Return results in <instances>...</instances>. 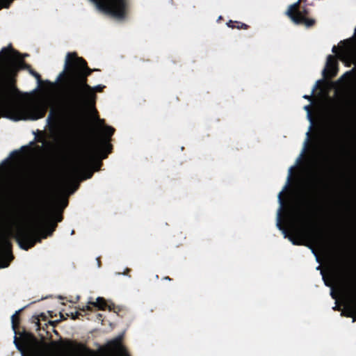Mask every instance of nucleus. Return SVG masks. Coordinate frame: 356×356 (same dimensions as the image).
<instances>
[{
    "mask_svg": "<svg viewBox=\"0 0 356 356\" xmlns=\"http://www.w3.org/2000/svg\"><path fill=\"white\" fill-rule=\"evenodd\" d=\"M86 90H0V118L14 121L38 120L44 118L51 108L47 121L54 125L58 113L54 109L58 101L55 92H65L61 101L62 108L68 114L76 115L83 108L85 100L79 92ZM98 92L103 90H88Z\"/></svg>",
    "mask_w": 356,
    "mask_h": 356,
    "instance_id": "obj_1",
    "label": "nucleus"
},
{
    "mask_svg": "<svg viewBox=\"0 0 356 356\" xmlns=\"http://www.w3.org/2000/svg\"><path fill=\"white\" fill-rule=\"evenodd\" d=\"M25 64L21 54L11 46L0 51V89H17L15 81L17 73ZM37 82L35 89H104L105 86H90L87 77L93 70L88 67L86 61L76 52H68L64 60L63 68L54 81L42 80L40 75L26 66Z\"/></svg>",
    "mask_w": 356,
    "mask_h": 356,
    "instance_id": "obj_2",
    "label": "nucleus"
},
{
    "mask_svg": "<svg viewBox=\"0 0 356 356\" xmlns=\"http://www.w3.org/2000/svg\"><path fill=\"white\" fill-rule=\"evenodd\" d=\"M341 43L339 47L333 46L332 51L336 55L327 56L322 71L323 78L316 82L312 89H356V68L346 72L337 82L330 80L337 74L338 58L347 66L352 64L356 66V40L350 39Z\"/></svg>",
    "mask_w": 356,
    "mask_h": 356,
    "instance_id": "obj_3",
    "label": "nucleus"
},
{
    "mask_svg": "<svg viewBox=\"0 0 356 356\" xmlns=\"http://www.w3.org/2000/svg\"><path fill=\"white\" fill-rule=\"evenodd\" d=\"M115 129L104 126L102 138L92 136L81 149L71 165L70 172L73 177L83 176V179L92 177L94 171H98L102 165L97 159L107 158L113 149L110 143Z\"/></svg>",
    "mask_w": 356,
    "mask_h": 356,
    "instance_id": "obj_4",
    "label": "nucleus"
},
{
    "mask_svg": "<svg viewBox=\"0 0 356 356\" xmlns=\"http://www.w3.org/2000/svg\"><path fill=\"white\" fill-rule=\"evenodd\" d=\"M292 222L291 224V234L284 227L280 213L278 214L277 226L279 229L282 230L285 237H288L290 241L296 245H306L307 242H311L315 245H323L325 242V237L321 230H309L303 229L300 226V216L296 210L291 211Z\"/></svg>",
    "mask_w": 356,
    "mask_h": 356,
    "instance_id": "obj_5",
    "label": "nucleus"
},
{
    "mask_svg": "<svg viewBox=\"0 0 356 356\" xmlns=\"http://www.w3.org/2000/svg\"><path fill=\"white\" fill-rule=\"evenodd\" d=\"M63 219L61 213H56V204L54 201H48L44 206L42 215L36 222V226H43L42 238L51 236L57 227L58 222Z\"/></svg>",
    "mask_w": 356,
    "mask_h": 356,
    "instance_id": "obj_6",
    "label": "nucleus"
},
{
    "mask_svg": "<svg viewBox=\"0 0 356 356\" xmlns=\"http://www.w3.org/2000/svg\"><path fill=\"white\" fill-rule=\"evenodd\" d=\"M99 10L110 14L117 19H123L127 13V0H90Z\"/></svg>",
    "mask_w": 356,
    "mask_h": 356,
    "instance_id": "obj_7",
    "label": "nucleus"
},
{
    "mask_svg": "<svg viewBox=\"0 0 356 356\" xmlns=\"http://www.w3.org/2000/svg\"><path fill=\"white\" fill-rule=\"evenodd\" d=\"M327 186L325 174H316L311 184V193L305 198V203L307 208L313 209L317 206V203L327 188Z\"/></svg>",
    "mask_w": 356,
    "mask_h": 356,
    "instance_id": "obj_8",
    "label": "nucleus"
},
{
    "mask_svg": "<svg viewBox=\"0 0 356 356\" xmlns=\"http://www.w3.org/2000/svg\"><path fill=\"white\" fill-rule=\"evenodd\" d=\"M302 1L299 0L297 3L291 5L286 13L295 24H304L307 27L312 26L315 20L308 18L307 10L300 5Z\"/></svg>",
    "mask_w": 356,
    "mask_h": 356,
    "instance_id": "obj_9",
    "label": "nucleus"
},
{
    "mask_svg": "<svg viewBox=\"0 0 356 356\" xmlns=\"http://www.w3.org/2000/svg\"><path fill=\"white\" fill-rule=\"evenodd\" d=\"M16 241L22 249L28 250L33 248L37 243H40L42 239L36 235V233L33 230L23 229L18 232L16 236Z\"/></svg>",
    "mask_w": 356,
    "mask_h": 356,
    "instance_id": "obj_10",
    "label": "nucleus"
},
{
    "mask_svg": "<svg viewBox=\"0 0 356 356\" xmlns=\"http://www.w3.org/2000/svg\"><path fill=\"white\" fill-rule=\"evenodd\" d=\"M12 247L11 242L6 236L0 238V268L8 267L14 259Z\"/></svg>",
    "mask_w": 356,
    "mask_h": 356,
    "instance_id": "obj_11",
    "label": "nucleus"
},
{
    "mask_svg": "<svg viewBox=\"0 0 356 356\" xmlns=\"http://www.w3.org/2000/svg\"><path fill=\"white\" fill-rule=\"evenodd\" d=\"M60 342L63 343V347L65 349L70 350L78 355L95 356V351L87 347L84 343L71 339L61 340Z\"/></svg>",
    "mask_w": 356,
    "mask_h": 356,
    "instance_id": "obj_12",
    "label": "nucleus"
},
{
    "mask_svg": "<svg viewBox=\"0 0 356 356\" xmlns=\"http://www.w3.org/2000/svg\"><path fill=\"white\" fill-rule=\"evenodd\" d=\"M21 339L22 343L19 341L16 337H15L14 342L22 356H26V351L30 348L31 343L36 341V338L33 333L24 330L21 334Z\"/></svg>",
    "mask_w": 356,
    "mask_h": 356,
    "instance_id": "obj_13",
    "label": "nucleus"
},
{
    "mask_svg": "<svg viewBox=\"0 0 356 356\" xmlns=\"http://www.w3.org/2000/svg\"><path fill=\"white\" fill-rule=\"evenodd\" d=\"M90 305L97 307L98 309L100 310H105L107 307L108 308L109 311L115 309V305L113 304L108 305L104 298L98 297L97 298L96 302L90 301L88 302V305L83 306L81 309H80V310L82 312L90 311L92 310V307Z\"/></svg>",
    "mask_w": 356,
    "mask_h": 356,
    "instance_id": "obj_14",
    "label": "nucleus"
},
{
    "mask_svg": "<svg viewBox=\"0 0 356 356\" xmlns=\"http://www.w3.org/2000/svg\"><path fill=\"white\" fill-rule=\"evenodd\" d=\"M110 349L124 356H129L124 347L122 345V338L118 337L108 343Z\"/></svg>",
    "mask_w": 356,
    "mask_h": 356,
    "instance_id": "obj_15",
    "label": "nucleus"
},
{
    "mask_svg": "<svg viewBox=\"0 0 356 356\" xmlns=\"http://www.w3.org/2000/svg\"><path fill=\"white\" fill-rule=\"evenodd\" d=\"M22 310H23V308L17 311L11 317L12 327L15 331H16V330L19 328V323H20L19 315Z\"/></svg>",
    "mask_w": 356,
    "mask_h": 356,
    "instance_id": "obj_16",
    "label": "nucleus"
},
{
    "mask_svg": "<svg viewBox=\"0 0 356 356\" xmlns=\"http://www.w3.org/2000/svg\"><path fill=\"white\" fill-rule=\"evenodd\" d=\"M332 90H312V94L310 95H304L303 97L310 101L311 103H313L314 99V96L316 94L318 93L321 95H327Z\"/></svg>",
    "mask_w": 356,
    "mask_h": 356,
    "instance_id": "obj_17",
    "label": "nucleus"
},
{
    "mask_svg": "<svg viewBox=\"0 0 356 356\" xmlns=\"http://www.w3.org/2000/svg\"><path fill=\"white\" fill-rule=\"evenodd\" d=\"M304 109L307 111V119L309 120V121L311 123V125L309 127V129H311L312 127H313L314 124V115L312 113V110L311 104H308V105L305 106H304Z\"/></svg>",
    "mask_w": 356,
    "mask_h": 356,
    "instance_id": "obj_18",
    "label": "nucleus"
},
{
    "mask_svg": "<svg viewBox=\"0 0 356 356\" xmlns=\"http://www.w3.org/2000/svg\"><path fill=\"white\" fill-rule=\"evenodd\" d=\"M338 139L339 137L338 135L336 134V133H334V134H332V137L329 138V147L332 150H333L335 148L336 145L338 144Z\"/></svg>",
    "mask_w": 356,
    "mask_h": 356,
    "instance_id": "obj_19",
    "label": "nucleus"
},
{
    "mask_svg": "<svg viewBox=\"0 0 356 356\" xmlns=\"http://www.w3.org/2000/svg\"><path fill=\"white\" fill-rule=\"evenodd\" d=\"M14 0H0V10L8 8Z\"/></svg>",
    "mask_w": 356,
    "mask_h": 356,
    "instance_id": "obj_20",
    "label": "nucleus"
},
{
    "mask_svg": "<svg viewBox=\"0 0 356 356\" xmlns=\"http://www.w3.org/2000/svg\"><path fill=\"white\" fill-rule=\"evenodd\" d=\"M356 312V302L353 304V305H352L348 311V314H346V316L348 317H351L353 316V314L354 312Z\"/></svg>",
    "mask_w": 356,
    "mask_h": 356,
    "instance_id": "obj_21",
    "label": "nucleus"
},
{
    "mask_svg": "<svg viewBox=\"0 0 356 356\" xmlns=\"http://www.w3.org/2000/svg\"><path fill=\"white\" fill-rule=\"evenodd\" d=\"M32 322L36 325V326L38 327V329H40V319H39L38 316H33Z\"/></svg>",
    "mask_w": 356,
    "mask_h": 356,
    "instance_id": "obj_22",
    "label": "nucleus"
},
{
    "mask_svg": "<svg viewBox=\"0 0 356 356\" xmlns=\"http://www.w3.org/2000/svg\"><path fill=\"white\" fill-rule=\"evenodd\" d=\"M282 195H283V191H281V192L279 193L278 198H279L280 202V204H281L282 205L283 204V202H284Z\"/></svg>",
    "mask_w": 356,
    "mask_h": 356,
    "instance_id": "obj_23",
    "label": "nucleus"
},
{
    "mask_svg": "<svg viewBox=\"0 0 356 356\" xmlns=\"http://www.w3.org/2000/svg\"><path fill=\"white\" fill-rule=\"evenodd\" d=\"M81 315H82L81 312H76L75 313V314H74H74H72V319H76V318H79V316H81Z\"/></svg>",
    "mask_w": 356,
    "mask_h": 356,
    "instance_id": "obj_24",
    "label": "nucleus"
},
{
    "mask_svg": "<svg viewBox=\"0 0 356 356\" xmlns=\"http://www.w3.org/2000/svg\"><path fill=\"white\" fill-rule=\"evenodd\" d=\"M19 155V151H17V150H15V151H13V152L11 153V154H10V156H18Z\"/></svg>",
    "mask_w": 356,
    "mask_h": 356,
    "instance_id": "obj_25",
    "label": "nucleus"
},
{
    "mask_svg": "<svg viewBox=\"0 0 356 356\" xmlns=\"http://www.w3.org/2000/svg\"><path fill=\"white\" fill-rule=\"evenodd\" d=\"M131 271V269L129 268H126L125 271L123 273L124 275H127L128 273Z\"/></svg>",
    "mask_w": 356,
    "mask_h": 356,
    "instance_id": "obj_26",
    "label": "nucleus"
},
{
    "mask_svg": "<svg viewBox=\"0 0 356 356\" xmlns=\"http://www.w3.org/2000/svg\"><path fill=\"white\" fill-rule=\"evenodd\" d=\"M234 22L232 21H230L227 24L229 27H232V28H234V25H233Z\"/></svg>",
    "mask_w": 356,
    "mask_h": 356,
    "instance_id": "obj_27",
    "label": "nucleus"
},
{
    "mask_svg": "<svg viewBox=\"0 0 356 356\" xmlns=\"http://www.w3.org/2000/svg\"><path fill=\"white\" fill-rule=\"evenodd\" d=\"M353 322L356 321V312L353 313Z\"/></svg>",
    "mask_w": 356,
    "mask_h": 356,
    "instance_id": "obj_28",
    "label": "nucleus"
},
{
    "mask_svg": "<svg viewBox=\"0 0 356 356\" xmlns=\"http://www.w3.org/2000/svg\"><path fill=\"white\" fill-rule=\"evenodd\" d=\"M97 119H98L99 122L101 124H104V120H103V119H102H102H99L98 116H97Z\"/></svg>",
    "mask_w": 356,
    "mask_h": 356,
    "instance_id": "obj_29",
    "label": "nucleus"
},
{
    "mask_svg": "<svg viewBox=\"0 0 356 356\" xmlns=\"http://www.w3.org/2000/svg\"><path fill=\"white\" fill-rule=\"evenodd\" d=\"M37 141L39 142V143H43L44 142L42 138H38L37 139Z\"/></svg>",
    "mask_w": 356,
    "mask_h": 356,
    "instance_id": "obj_30",
    "label": "nucleus"
},
{
    "mask_svg": "<svg viewBox=\"0 0 356 356\" xmlns=\"http://www.w3.org/2000/svg\"><path fill=\"white\" fill-rule=\"evenodd\" d=\"M164 280H172V279L170 277H169L168 276H166L163 278Z\"/></svg>",
    "mask_w": 356,
    "mask_h": 356,
    "instance_id": "obj_31",
    "label": "nucleus"
},
{
    "mask_svg": "<svg viewBox=\"0 0 356 356\" xmlns=\"http://www.w3.org/2000/svg\"><path fill=\"white\" fill-rule=\"evenodd\" d=\"M67 204H68L67 200H65V202H64V207H67Z\"/></svg>",
    "mask_w": 356,
    "mask_h": 356,
    "instance_id": "obj_32",
    "label": "nucleus"
},
{
    "mask_svg": "<svg viewBox=\"0 0 356 356\" xmlns=\"http://www.w3.org/2000/svg\"><path fill=\"white\" fill-rule=\"evenodd\" d=\"M241 27H244L245 29H246L247 26L245 24H241Z\"/></svg>",
    "mask_w": 356,
    "mask_h": 356,
    "instance_id": "obj_33",
    "label": "nucleus"
},
{
    "mask_svg": "<svg viewBox=\"0 0 356 356\" xmlns=\"http://www.w3.org/2000/svg\"><path fill=\"white\" fill-rule=\"evenodd\" d=\"M40 316H41L42 318H45V316L44 315V314H41V315H40Z\"/></svg>",
    "mask_w": 356,
    "mask_h": 356,
    "instance_id": "obj_34",
    "label": "nucleus"
},
{
    "mask_svg": "<svg viewBox=\"0 0 356 356\" xmlns=\"http://www.w3.org/2000/svg\"><path fill=\"white\" fill-rule=\"evenodd\" d=\"M307 137H309V131L307 133Z\"/></svg>",
    "mask_w": 356,
    "mask_h": 356,
    "instance_id": "obj_35",
    "label": "nucleus"
},
{
    "mask_svg": "<svg viewBox=\"0 0 356 356\" xmlns=\"http://www.w3.org/2000/svg\"><path fill=\"white\" fill-rule=\"evenodd\" d=\"M98 316L99 317H102V314H98Z\"/></svg>",
    "mask_w": 356,
    "mask_h": 356,
    "instance_id": "obj_36",
    "label": "nucleus"
},
{
    "mask_svg": "<svg viewBox=\"0 0 356 356\" xmlns=\"http://www.w3.org/2000/svg\"><path fill=\"white\" fill-rule=\"evenodd\" d=\"M94 110H95V112L97 114V111L95 108H94Z\"/></svg>",
    "mask_w": 356,
    "mask_h": 356,
    "instance_id": "obj_37",
    "label": "nucleus"
}]
</instances>
